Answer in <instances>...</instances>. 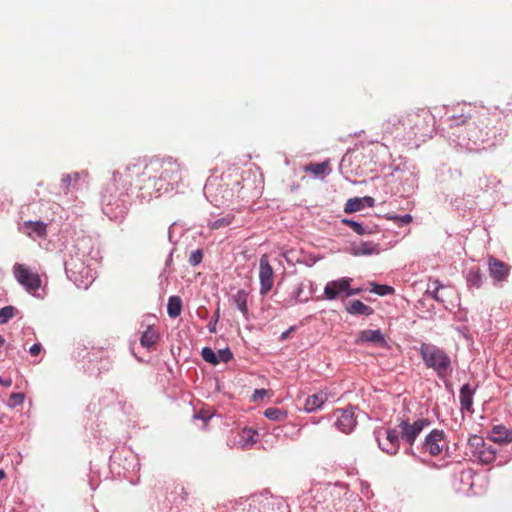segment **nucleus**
<instances>
[{"mask_svg":"<svg viewBox=\"0 0 512 512\" xmlns=\"http://www.w3.org/2000/svg\"><path fill=\"white\" fill-rule=\"evenodd\" d=\"M490 439L499 444H508L512 442V430L502 425H496L492 428Z\"/></svg>","mask_w":512,"mask_h":512,"instance_id":"obj_15","label":"nucleus"},{"mask_svg":"<svg viewBox=\"0 0 512 512\" xmlns=\"http://www.w3.org/2000/svg\"><path fill=\"white\" fill-rule=\"evenodd\" d=\"M329 169V162L325 161L322 163H312L305 167V170L313 173L316 176H320L327 172Z\"/></svg>","mask_w":512,"mask_h":512,"instance_id":"obj_25","label":"nucleus"},{"mask_svg":"<svg viewBox=\"0 0 512 512\" xmlns=\"http://www.w3.org/2000/svg\"><path fill=\"white\" fill-rule=\"evenodd\" d=\"M395 219L399 220L402 224H409L412 221V216L409 214H406L401 217H395Z\"/></svg>","mask_w":512,"mask_h":512,"instance_id":"obj_43","label":"nucleus"},{"mask_svg":"<svg viewBox=\"0 0 512 512\" xmlns=\"http://www.w3.org/2000/svg\"><path fill=\"white\" fill-rule=\"evenodd\" d=\"M432 115L428 109H418L408 112L401 117L400 123L404 129H408L413 134H418L429 125Z\"/></svg>","mask_w":512,"mask_h":512,"instance_id":"obj_4","label":"nucleus"},{"mask_svg":"<svg viewBox=\"0 0 512 512\" xmlns=\"http://www.w3.org/2000/svg\"><path fill=\"white\" fill-rule=\"evenodd\" d=\"M264 415L269 420L284 421L286 419V417H287V412L282 411V410H280L278 408H275V407H270V408H267L264 411Z\"/></svg>","mask_w":512,"mask_h":512,"instance_id":"obj_24","label":"nucleus"},{"mask_svg":"<svg viewBox=\"0 0 512 512\" xmlns=\"http://www.w3.org/2000/svg\"><path fill=\"white\" fill-rule=\"evenodd\" d=\"M293 330H294V327H293V326H291L288 330L284 331V332L281 334V336H280V340H286V339L289 337L290 333H291Z\"/></svg>","mask_w":512,"mask_h":512,"instance_id":"obj_44","label":"nucleus"},{"mask_svg":"<svg viewBox=\"0 0 512 512\" xmlns=\"http://www.w3.org/2000/svg\"><path fill=\"white\" fill-rule=\"evenodd\" d=\"M16 308L13 306H5L0 309V324L7 323L16 314Z\"/></svg>","mask_w":512,"mask_h":512,"instance_id":"obj_27","label":"nucleus"},{"mask_svg":"<svg viewBox=\"0 0 512 512\" xmlns=\"http://www.w3.org/2000/svg\"><path fill=\"white\" fill-rule=\"evenodd\" d=\"M219 317H220V308L217 307L215 313H214V316L213 318L210 320V322L208 323V329L211 333H215L216 332V324L219 320Z\"/></svg>","mask_w":512,"mask_h":512,"instance_id":"obj_36","label":"nucleus"},{"mask_svg":"<svg viewBox=\"0 0 512 512\" xmlns=\"http://www.w3.org/2000/svg\"><path fill=\"white\" fill-rule=\"evenodd\" d=\"M15 279L25 287L29 293H35L41 287V279L37 272L31 271L26 265L16 263L13 266Z\"/></svg>","mask_w":512,"mask_h":512,"instance_id":"obj_6","label":"nucleus"},{"mask_svg":"<svg viewBox=\"0 0 512 512\" xmlns=\"http://www.w3.org/2000/svg\"><path fill=\"white\" fill-rule=\"evenodd\" d=\"M430 425V421L427 418H419L414 422H410L409 419H402L397 425L401 439L408 444V450L412 452V447L424 428Z\"/></svg>","mask_w":512,"mask_h":512,"instance_id":"obj_3","label":"nucleus"},{"mask_svg":"<svg viewBox=\"0 0 512 512\" xmlns=\"http://www.w3.org/2000/svg\"><path fill=\"white\" fill-rule=\"evenodd\" d=\"M10 400L13 402V405L22 404L24 401V395L22 393H12Z\"/></svg>","mask_w":512,"mask_h":512,"instance_id":"obj_38","label":"nucleus"},{"mask_svg":"<svg viewBox=\"0 0 512 512\" xmlns=\"http://www.w3.org/2000/svg\"><path fill=\"white\" fill-rule=\"evenodd\" d=\"M21 230L29 237L36 235L43 238L47 234V224L42 221H25Z\"/></svg>","mask_w":512,"mask_h":512,"instance_id":"obj_13","label":"nucleus"},{"mask_svg":"<svg viewBox=\"0 0 512 512\" xmlns=\"http://www.w3.org/2000/svg\"><path fill=\"white\" fill-rule=\"evenodd\" d=\"M488 267L490 276L496 281H503L509 275L510 267L503 261L490 256L488 259Z\"/></svg>","mask_w":512,"mask_h":512,"instance_id":"obj_12","label":"nucleus"},{"mask_svg":"<svg viewBox=\"0 0 512 512\" xmlns=\"http://www.w3.org/2000/svg\"><path fill=\"white\" fill-rule=\"evenodd\" d=\"M182 300L179 296H171L167 303V313L171 318H176L181 314Z\"/></svg>","mask_w":512,"mask_h":512,"instance_id":"obj_22","label":"nucleus"},{"mask_svg":"<svg viewBox=\"0 0 512 512\" xmlns=\"http://www.w3.org/2000/svg\"><path fill=\"white\" fill-rule=\"evenodd\" d=\"M5 472L4 470L0 469V481L3 480L5 478Z\"/></svg>","mask_w":512,"mask_h":512,"instance_id":"obj_46","label":"nucleus"},{"mask_svg":"<svg viewBox=\"0 0 512 512\" xmlns=\"http://www.w3.org/2000/svg\"><path fill=\"white\" fill-rule=\"evenodd\" d=\"M146 173L158 191L173 189V184L181 180L180 165L172 158H151L144 167Z\"/></svg>","mask_w":512,"mask_h":512,"instance_id":"obj_1","label":"nucleus"},{"mask_svg":"<svg viewBox=\"0 0 512 512\" xmlns=\"http://www.w3.org/2000/svg\"><path fill=\"white\" fill-rule=\"evenodd\" d=\"M260 293L266 295L274 284V271L269 263L268 255L263 254L259 262Z\"/></svg>","mask_w":512,"mask_h":512,"instance_id":"obj_10","label":"nucleus"},{"mask_svg":"<svg viewBox=\"0 0 512 512\" xmlns=\"http://www.w3.org/2000/svg\"><path fill=\"white\" fill-rule=\"evenodd\" d=\"M81 180H85L84 177L80 173H72V174H66L62 178V182L65 185L66 193L69 192L71 189L77 190L79 188V182Z\"/></svg>","mask_w":512,"mask_h":512,"instance_id":"obj_20","label":"nucleus"},{"mask_svg":"<svg viewBox=\"0 0 512 512\" xmlns=\"http://www.w3.org/2000/svg\"><path fill=\"white\" fill-rule=\"evenodd\" d=\"M473 394L474 390L471 388L469 384H464L460 389V404L461 409L471 412L473 405Z\"/></svg>","mask_w":512,"mask_h":512,"instance_id":"obj_18","label":"nucleus"},{"mask_svg":"<svg viewBox=\"0 0 512 512\" xmlns=\"http://www.w3.org/2000/svg\"><path fill=\"white\" fill-rule=\"evenodd\" d=\"M159 339V335L152 326H148L143 332L140 343L145 348H151Z\"/></svg>","mask_w":512,"mask_h":512,"instance_id":"obj_19","label":"nucleus"},{"mask_svg":"<svg viewBox=\"0 0 512 512\" xmlns=\"http://www.w3.org/2000/svg\"><path fill=\"white\" fill-rule=\"evenodd\" d=\"M203 258V252L200 249L193 251L189 257V263L196 266L201 263Z\"/></svg>","mask_w":512,"mask_h":512,"instance_id":"obj_34","label":"nucleus"},{"mask_svg":"<svg viewBox=\"0 0 512 512\" xmlns=\"http://www.w3.org/2000/svg\"><path fill=\"white\" fill-rule=\"evenodd\" d=\"M248 294L245 290H239L234 295V302L237 308L242 312V314L247 318L248 316V306H247Z\"/></svg>","mask_w":512,"mask_h":512,"instance_id":"obj_23","label":"nucleus"},{"mask_svg":"<svg viewBox=\"0 0 512 512\" xmlns=\"http://www.w3.org/2000/svg\"><path fill=\"white\" fill-rule=\"evenodd\" d=\"M419 353L425 365L433 369L439 377H445L451 370V358L443 349L433 344L422 343Z\"/></svg>","mask_w":512,"mask_h":512,"instance_id":"obj_2","label":"nucleus"},{"mask_svg":"<svg viewBox=\"0 0 512 512\" xmlns=\"http://www.w3.org/2000/svg\"><path fill=\"white\" fill-rule=\"evenodd\" d=\"M268 394V390L266 389H256L252 395L253 401H258L263 399Z\"/></svg>","mask_w":512,"mask_h":512,"instance_id":"obj_37","label":"nucleus"},{"mask_svg":"<svg viewBox=\"0 0 512 512\" xmlns=\"http://www.w3.org/2000/svg\"><path fill=\"white\" fill-rule=\"evenodd\" d=\"M232 217L230 216H226V217H223V218H220V219H217L213 222H211L209 224V227L213 230L215 229H219L221 227H225V226H228L229 224H231L232 222Z\"/></svg>","mask_w":512,"mask_h":512,"instance_id":"obj_32","label":"nucleus"},{"mask_svg":"<svg viewBox=\"0 0 512 512\" xmlns=\"http://www.w3.org/2000/svg\"><path fill=\"white\" fill-rule=\"evenodd\" d=\"M357 342H371L380 346H384L386 344L385 338L379 329L361 331L358 335Z\"/></svg>","mask_w":512,"mask_h":512,"instance_id":"obj_16","label":"nucleus"},{"mask_svg":"<svg viewBox=\"0 0 512 512\" xmlns=\"http://www.w3.org/2000/svg\"><path fill=\"white\" fill-rule=\"evenodd\" d=\"M468 282L471 286L479 288L482 284L481 275L479 272H470L468 277Z\"/></svg>","mask_w":512,"mask_h":512,"instance_id":"obj_33","label":"nucleus"},{"mask_svg":"<svg viewBox=\"0 0 512 512\" xmlns=\"http://www.w3.org/2000/svg\"><path fill=\"white\" fill-rule=\"evenodd\" d=\"M5 342V339L2 335H0V345H3Z\"/></svg>","mask_w":512,"mask_h":512,"instance_id":"obj_47","label":"nucleus"},{"mask_svg":"<svg viewBox=\"0 0 512 512\" xmlns=\"http://www.w3.org/2000/svg\"><path fill=\"white\" fill-rule=\"evenodd\" d=\"M202 358L213 365H216L219 363V359L216 355V353L209 347H204L201 352Z\"/></svg>","mask_w":512,"mask_h":512,"instance_id":"obj_28","label":"nucleus"},{"mask_svg":"<svg viewBox=\"0 0 512 512\" xmlns=\"http://www.w3.org/2000/svg\"><path fill=\"white\" fill-rule=\"evenodd\" d=\"M329 399V393L326 391H319L307 397L304 405L306 412H313L320 409L324 403Z\"/></svg>","mask_w":512,"mask_h":512,"instance_id":"obj_14","label":"nucleus"},{"mask_svg":"<svg viewBox=\"0 0 512 512\" xmlns=\"http://www.w3.org/2000/svg\"><path fill=\"white\" fill-rule=\"evenodd\" d=\"M335 415L337 416L335 425L341 432L348 434L355 428L357 418L354 407L348 406L344 409H337Z\"/></svg>","mask_w":512,"mask_h":512,"instance_id":"obj_11","label":"nucleus"},{"mask_svg":"<svg viewBox=\"0 0 512 512\" xmlns=\"http://www.w3.org/2000/svg\"><path fill=\"white\" fill-rule=\"evenodd\" d=\"M216 355H217V357L219 359V362L222 361V362H225V363L230 361L232 359V357H233L232 352L228 348L219 350Z\"/></svg>","mask_w":512,"mask_h":512,"instance_id":"obj_35","label":"nucleus"},{"mask_svg":"<svg viewBox=\"0 0 512 512\" xmlns=\"http://www.w3.org/2000/svg\"><path fill=\"white\" fill-rule=\"evenodd\" d=\"M470 447L473 449V454L478 457L481 463L491 464L496 459V451L492 446H487L483 438L473 435L468 441Z\"/></svg>","mask_w":512,"mask_h":512,"instance_id":"obj_7","label":"nucleus"},{"mask_svg":"<svg viewBox=\"0 0 512 512\" xmlns=\"http://www.w3.org/2000/svg\"><path fill=\"white\" fill-rule=\"evenodd\" d=\"M362 199V204L365 203L368 207H374L375 200L370 196H365Z\"/></svg>","mask_w":512,"mask_h":512,"instance_id":"obj_42","label":"nucleus"},{"mask_svg":"<svg viewBox=\"0 0 512 512\" xmlns=\"http://www.w3.org/2000/svg\"><path fill=\"white\" fill-rule=\"evenodd\" d=\"M447 447L445 435L442 430L434 429L426 437L422 444V451L431 456H438Z\"/></svg>","mask_w":512,"mask_h":512,"instance_id":"obj_8","label":"nucleus"},{"mask_svg":"<svg viewBox=\"0 0 512 512\" xmlns=\"http://www.w3.org/2000/svg\"><path fill=\"white\" fill-rule=\"evenodd\" d=\"M352 281V278L342 277L327 282L324 287V299L333 301L339 298H347L346 293Z\"/></svg>","mask_w":512,"mask_h":512,"instance_id":"obj_9","label":"nucleus"},{"mask_svg":"<svg viewBox=\"0 0 512 512\" xmlns=\"http://www.w3.org/2000/svg\"><path fill=\"white\" fill-rule=\"evenodd\" d=\"M345 225L349 226L354 232H356L358 235H363L365 233H368V231L363 227V225L359 222L349 220V219H343L342 221Z\"/></svg>","mask_w":512,"mask_h":512,"instance_id":"obj_30","label":"nucleus"},{"mask_svg":"<svg viewBox=\"0 0 512 512\" xmlns=\"http://www.w3.org/2000/svg\"><path fill=\"white\" fill-rule=\"evenodd\" d=\"M433 289H430V287L427 289L426 293L433 299H435L436 301H439V302H443V299L440 298L439 296V290L444 288V286L438 281V280H435L433 282Z\"/></svg>","mask_w":512,"mask_h":512,"instance_id":"obj_31","label":"nucleus"},{"mask_svg":"<svg viewBox=\"0 0 512 512\" xmlns=\"http://www.w3.org/2000/svg\"><path fill=\"white\" fill-rule=\"evenodd\" d=\"M400 432L397 428L380 429L376 431V439L379 448L389 454L395 455L400 448Z\"/></svg>","mask_w":512,"mask_h":512,"instance_id":"obj_5","label":"nucleus"},{"mask_svg":"<svg viewBox=\"0 0 512 512\" xmlns=\"http://www.w3.org/2000/svg\"><path fill=\"white\" fill-rule=\"evenodd\" d=\"M346 311L351 315H365L369 316L374 313L372 307L364 304L360 300H352L348 302L345 306Z\"/></svg>","mask_w":512,"mask_h":512,"instance_id":"obj_17","label":"nucleus"},{"mask_svg":"<svg viewBox=\"0 0 512 512\" xmlns=\"http://www.w3.org/2000/svg\"><path fill=\"white\" fill-rule=\"evenodd\" d=\"M41 349H42L41 344L40 343H35V344H33L31 346L29 351H30V354L35 357V356H38L40 354Z\"/></svg>","mask_w":512,"mask_h":512,"instance_id":"obj_39","label":"nucleus"},{"mask_svg":"<svg viewBox=\"0 0 512 512\" xmlns=\"http://www.w3.org/2000/svg\"><path fill=\"white\" fill-rule=\"evenodd\" d=\"M363 207L361 198H350L345 204L344 211L346 213H353L360 211Z\"/></svg>","mask_w":512,"mask_h":512,"instance_id":"obj_26","label":"nucleus"},{"mask_svg":"<svg viewBox=\"0 0 512 512\" xmlns=\"http://www.w3.org/2000/svg\"><path fill=\"white\" fill-rule=\"evenodd\" d=\"M254 435H255V432L252 429H244L243 430V437H246V436L249 437V439L251 440L252 443L256 442V440L253 439Z\"/></svg>","mask_w":512,"mask_h":512,"instance_id":"obj_41","label":"nucleus"},{"mask_svg":"<svg viewBox=\"0 0 512 512\" xmlns=\"http://www.w3.org/2000/svg\"><path fill=\"white\" fill-rule=\"evenodd\" d=\"M371 286V292L378 294L380 296L392 294L394 292V289L388 285L371 283Z\"/></svg>","mask_w":512,"mask_h":512,"instance_id":"obj_29","label":"nucleus"},{"mask_svg":"<svg viewBox=\"0 0 512 512\" xmlns=\"http://www.w3.org/2000/svg\"><path fill=\"white\" fill-rule=\"evenodd\" d=\"M362 292V289L361 288H351V284L349 285V289L346 293V297H350V296H353V295H358Z\"/></svg>","mask_w":512,"mask_h":512,"instance_id":"obj_40","label":"nucleus"},{"mask_svg":"<svg viewBox=\"0 0 512 512\" xmlns=\"http://www.w3.org/2000/svg\"><path fill=\"white\" fill-rule=\"evenodd\" d=\"M353 254L356 256L371 255L378 252V247L372 242H362L358 245L353 246Z\"/></svg>","mask_w":512,"mask_h":512,"instance_id":"obj_21","label":"nucleus"},{"mask_svg":"<svg viewBox=\"0 0 512 512\" xmlns=\"http://www.w3.org/2000/svg\"><path fill=\"white\" fill-rule=\"evenodd\" d=\"M0 384L5 386V387H10L11 384H12V381L11 379H8V380H4L0 377Z\"/></svg>","mask_w":512,"mask_h":512,"instance_id":"obj_45","label":"nucleus"}]
</instances>
